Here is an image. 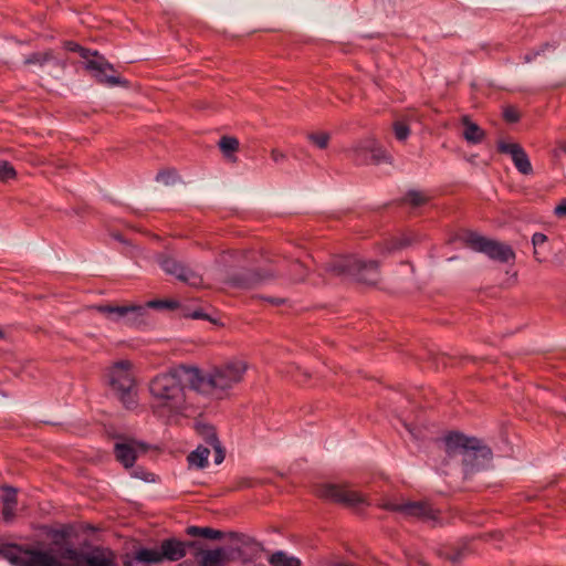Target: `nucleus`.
<instances>
[{
	"instance_id": "26",
	"label": "nucleus",
	"mask_w": 566,
	"mask_h": 566,
	"mask_svg": "<svg viewBox=\"0 0 566 566\" xmlns=\"http://www.w3.org/2000/svg\"><path fill=\"white\" fill-rule=\"evenodd\" d=\"M54 60V56L52 54L51 51H45V52H35V53H32L30 54L24 63L30 65V64H36V65H44L45 63L50 62V61H53Z\"/></svg>"
},
{
	"instance_id": "38",
	"label": "nucleus",
	"mask_w": 566,
	"mask_h": 566,
	"mask_svg": "<svg viewBox=\"0 0 566 566\" xmlns=\"http://www.w3.org/2000/svg\"><path fill=\"white\" fill-rule=\"evenodd\" d=\"M176 174L174 171H160L157 174L156 180L165 185H170L175 181Z\"/></svg>"
},
{
	"instance_id": "13",
	"label": "nucleus",
	"mask_w": 566,
	"mask_h": 566,
	"mask_svg": "<svg viewBox=\"0 0 566 566\" xmlns=\"http://www.w3.org/2000/svg\"><path fill=\"white\" fill-rule=\"evenodd\" d=\"M316 494L322 499L342 503L353 509L368 504L366 497L361 493L350 490L345 485L323 484L316 489Z\"/></svg>"
},
{
	"instance_id": "43",
	"label": "nucleus",
	"mask_w": 566,
	"mask_h": 566,
	"mask_svg": "<svg viewBox=\"0 0 566 566\" xmlns=\"http://www.w3.org/2000/svg\"><path fill=\"white\" fill-rule=\"evenodd\" d=\"M271 158L274 163H280V161L284 160L285 155L277 149H273L271 151Z\"/></svg>"
},
{
	"instance_id": "21",
	"label": "nucleus",
	"mask_w": 566,
	"mask_h": 566,
	"mask_svg": "<svg viewBox=\"0 0 566 566\" xmlns=\"http://www.w3.org/2000/svg\"><path fill=\"white\" fill-rule=\"evenodd\" d=\"M210 454V449L205 446H198L196 450L190 452L187 460L189 465L196 467L198 469H203L208 465V458Z\"/></svg>"
},
{
	"instance_id": "37",
	"label": "nucleus",
	"mask_w": 566,
	"mask_h": 566,
	"mask_svg": "<svg viewBox=\"0 0 566 566\" xmlns=\"http://www.w3.org/2000/svg\"><path fill=\"white\" fill-rule=\"evenodd\" d=\"M503 116L505 120L510 123H515L520 119V114L515 107L507 106L503 111Z\"/></svg>"
},
{
	"instance_id": "19",
	"label": "nucleus",
	"mask_w": 566,
	"mask_h": 566,
	"mask_svg": "<svg viewBox=\"0 0 566 566\" xmlns=\"http://www.w3.org/2000/svg\"><path fill=\"white\" fill-rule=\"evenodd\" d=\"M461 122L464 126L463 137L469 144L476 145L484 139V130L478 124L471 122L468 116H463Z\"/></svg>"
},
{
	"instance_id": "44",
	"label": "nucleus",
	"mask_w": 566,
	"mask_h": 566,
	"mask_svg": "<svg viewBox=\"0 0 566 566\" xmlns=\"http://www.w3.org/2000/svg\"><path fill=\"white\" fill-rule=\"evenodd\" d=\"M264 300L268 301L269 303H271L272 305H275V306H279V305L285 303V300L284 298H280V297H265Z\"/></svg>"
},
{
	"instance_id": "40",
	"label": "nucleus",
	"mask_w": 566,
	"mask_h": 566,
	"mask_svg": "<svg viewBox=\"0 0 566 566\" xmlns=\"http://www.w3.org/2000/svg\"><path fill=\"white\" fill-rule=\"evenodd\" d=\"M211 448L214 450V463L216 464L222 463L224 460V457H226V452L221 446V442H219L218 444H216Z\"/></svg>"
},
{
	"instance_id": "27",
	"label": "nucleus",
	"mask_w": 566,
	"mask_h": 566,
	"mask_svg": "<svg viewBox=\"0 0 566 566\" xmlns=\"http://www.w3.org/2000/svg\"><path fill=\"white\" fill-rule=\"evenodd\" d=\"M308 140L319 149L328 147L331 135L325 132L311 133L307 135Z\"/></svg>"
},
{
	"instance_id": "48",
	"label": "nucleus",
	"mask_w": 566,
	"mask_h": 566,
	"mask_svg": "<svg viewBox=\"0 0 566 566\" xmlns=\"http://www.w3.org/2000/svg\"><path fill=\"white\" fill-rule=\"evenodd\" d=\"M56 64L60 65V66H64V64L59 62V61H56Z\"/></svg>"
},
{
	"instance_id": "29",
	"label": "nucleus",
	"mask_w": 566,
	"mask_h": 566,
	"mask_svg": "<svg viewBox=\"0 0 566 566\" xmlns=\"http://www.w3.org/2000/svg\"><path fill=\"white\" fill-rule=\"evenodd\" d=\"M15 170L11 164L8 161H0V180L8 181L15 178Z\"/></svg>"
},
{
	"instance_id": "47",
	"label": "nucleus",
	"mask_w": 566,
	"mask_h": 566,
	"mask_svg": "<svg viewBox=\"0 0 566 566\" xmlns=\"http://www.w3.org/2000/svg\"><path fill=\"white\" fill-rule=\"evenodd\" d=\"M202 316H203V315H202L201 313H199V312H195V313L192 314V317H195V318H200V317H202Z\"/></svg>"
},
{
	"instance_id": "18",
	"label": "nucleus",
	"mask_w": 566,
	"mask_h": 566,
	"mask_svg": "<svg viewBox=\"0 0 566 566\" xmlns=\"http://www.w3.org/2000/svg\"><path fill=\"white\" fill-rule=\"evenodd\" d=\"M227 562L228 556L223 548L207 549L200 553L201 566H226Z\"/></svg>"
},
{
	"instance_id": "15",
	"label": "nucleus",
	"mask_w": 566,
	"mask_h": 566,
	"mask_svg": "<svg viewBox=\"0 0 566 566\" xmlns=\"http://www.w3.org/2000/svg\"><path fill=\"white\" fill-rule=\"evenodd\" d=\"M158 262L160 268L170 275L176 276L178 280L191 285L199 286L202 282V279L195 273L192 270L188 269L177 260L168 255H160L158 258Z\"/></svg>"
},
{
	"instance_id": "49",
	"label": "nucleus",
	"mask_w": 566,
	"mask_h": 566,
	"mask_svg": "<svg viewBox=\"0 0 566 566\" xmlns=\"http://www.w3.org/2000/svg\"><path fill=\"white\" fill-rule=\"evenodd\" d=\"M3 337V332L2 329L0 328V338Z\"/></svg>"
},
{
	"instance_id": "34",
	"label": "nucleus",
	"mask_w": 566,
	"mask_h": 566,
	"mask_svg": "<svg viewBox=\"0 0 566 566\" xmlns=\"http://www.w3.org/2000/svg\"><path fill=\"white\" fill-rule=\"evenodd\" d=\"M147 308H175L177 307V303L172 301H161V300H154L149 301L145 305Z\"/></svg>"
},
{
	"instance_id": "45",
	"label": "nucleus",
	"mask_w": 566,
	"mask_h": 566,
	"mask_svg": "<svg viewBox=\"0 0 566 566\" xmlns=\"http://www.w3.org/2000/svg\"><path fill=\"white\" fill-rule=\"evenodd\" d=\"M537 55V53H534V54H525L524 55V62L525 63H530L535 56Z\"/></svg>"
},
{
	"instance_id": "30",
	"label": "nucleus",
	"mask_w": 566,
	"mask_h": 566,
	"mask_svg": "<svg viewBox=\"0 0 566 566\" xmlns=\"http://www.w3.org/2000/svg\"><path fill=\"white\" fill-rule=\"evenodd\" d=\"M409 244L410 241L407 238L395 239L384 245L382 253H390L395 250L402 249Z\"/></svg>"
},
{
	"instance_id": "33",
	"label": "nucleus",
	"mask_w": 566,
	"mask_h": 566,
	"mask_svg": "<svg viewBox=\"0 0 566 566\" xmlns=\"http://www.w3.org/2000/svg\"><path fill=\"white\" fill-rule=\"evenodd\" d=\"M65 49L69 50V51H72V52H78L80 55L85 60L87 61L90 59V56L92 55L93 52H91L90 50L87 49H84L82 46H80L78 44L74 43V42H65L64 44Z\"/></svg>"
},
{
	"instance_id": "16",
	"label": "nucleus",
	"mask_w": 566,
	"mask_h": 566,
	"mask_svg": "<svg viewBox=\"0 0 566 566\" xmlns=\"http://www.w3.org/2000/svg\"><path fill=\"white\" fill-rule=\"evenodd\" d=\"M146 450V444L136 440L118 441L114 447L116 460L125 468L133 467L138 454L145 453Z\"/></svg>"
},
{
	"instance_id": "10",
	"label": "nucleus",
	"mask_w": 566,
	"mask_h": 566,
	"mask_svg": "<svg viewBox=\"0 0 566 566\" xmlns=\"http://www.w3.org/2000/svg\"><path fill=\"white\" fill-rule=\"evenodd\" d=\"M463 240L472 250L484 253L494 261L507 263L515 259L513 249L506 243L488 239L474 232H468Z\"/></svg>"
},
{
	"instance_id": "31",
	"label": "nucleus",
	"mask_w": 566,
	"mask_h": 566,
	"mask_svg": "<svg viewBox=\"0 0 566 566\" xmlns=\"http://www.w3.org/2000/svg\"><path fill=\"white\" fill-rule=\"evenodd\" d=\"M394 133H395V137L399 142H405L410 135V129L407 124H405L402 122H395L394 123Z\"/></svg>"
},
{
	"instance_id": "6",
	"label": "nucleus",
	"mask_w": 566,
	"mask_h": 566,
	"mask_svg": "<svg viewBox=\"0 0 566 566\" xmlns=\"http://www.w3.org/2000/svg\"><path fill=\"white\" fill-rule=\"evenodd\" d=\"M56 555L72 566H117L115 555L102 547H93L84 552L71 545H64L56 551Z\"/></svg>"
},
{
	"instance_id": "17",
	"label": "nucleus",
	"mask_w": 566,
	"mask_h": 566,
	"mask_svg": "<svg viewBox=\"0 0 566 566\" xmlns=\"http://www.w3.org/2000/svg\"><path fill=\"white\" fill-rule=\"evenodd\" d=\"M500 153L509 154L516 169L523 175L533 172V167L525 150L516 143L500 142L497 144Z\"/></svg>"
},
{
	"instance_id": "42",
	"label": "nucleus",
	"mask_w": 566,
	"mask_h": 566,
	"mask_svg": "<svg viewBox=\"0 0 566 566\" xmlns=\"http://www.w3.org/2000/svg\"><path fill=\"white\" fill-rule=\"evenodd\" d=\"M555 214L557 217H566V199L562 200V202L556 206Z\"/></svg>"
},
{
	"instance_id": "39",
	"label": "nucleus",
	"mask_w": 566,
	"mask_h": 566,
	"mask_svg": "<svg viewBox=\"0 0 566 566\" xmlns=\"http://www.w3.org/2000/svg\"><path fill=\"white\" fill-rule=\"evenodd\" d=\"M17 504H3L2 516L6 522H11L15 515Z\"/></svg>"
},
{
	"instance_id": "14",
	"label": "nucleus",
	"mask_w": 566,
	"mask_h": 566,
	"mask_svg": "<svg viewBox=\"0 0 566 566\" xmlns=\"http://www.w3.org/2000/svg\"><path fill=\"white\" fill-rule=\"evenodd\" d=\"M86 69L93 74L97 82L108 86L122 84V81L114 73L113 65L109 64L104 56L99 55L96 51L92 53L85 63Z\"/></svg>"
},
{
	"instance_id": "7",
	"label": "nucleus",
	"mask_w": 566,
	"mask_h": 566,
	"mask_svg": "<svg viewBox=\"0 0 566 566\" xmlns=\"http://www.w3.org/2000/svg\"><path fill=\"white\" fill-rule=\"evenodd\" d=\"M132 364L128 360L115 363L108 370V382L117 392L124 406L128 409L135 407V380L130 373Z\"/></svg>"
},
{
	"instance_id": "12",
	"label": "nucleus",
	"mask_w": 566,
	"mask_h": 566,
	"mask_svg": "<svg viewBox=\"0 0 566 566\" xmlns=\"http://www.w3.org/2000/svg\"><path fill=\"white\" fill-rule=\"evenodd\" d=\"M380 506L387 511L397 512L405 517H415L424 522H438V511L427 502L386 501Z\"/></svg>"
},
{
	"instance_id": "28",
	"label": "nucleus",
	"mask_w": 566,
	"mask_h": 566,
	"mask_svg": "<svg viewBox=\"0 0 566 566\" xmlns=\"http://www.w3.org/2000/svg\"><path fill=\"white\" fill-rule=\"evenodd\" d=\"M307 274L306 268L303 263L295 261L291 264L290 277L294 282H300L305 279Z\"/></svg>"
},
{
	"instance_id": "2",
	"label": "nucleus",
	"mask_w": 566,
	"mask_h": 566,
	"mask_svg": "<svg viewBox=\"0 0 566 566\" xmlns=\"http://www.w3.org/2000/svg\"><path fill=\"white\" fill-rule=\"evenodd\" d=\"M247 370L248 364L242 359L224 361L205 373L196 367L185 369L186 381L191 389L218 399L228 397L230 391L243 380Z\"/></svg>"
},
{
	"instance_id": "5",
	"label": "nucleus",
	"mask_w": 566,
	"mask_h": 566,
	"mask_svg": "<svg viewBox=\"0 0 566 566\" xmlns=\"http://www.w3.org/2000/svg\"><path fill=\"white\" fill-rule=\"evenodd\" d=\"M195 542H182L175 537L165 538L158 547H143L136 551L135 559L144 564H160L164 562H178L187 554L188 546H195Z\"/></svg>"
},
{
	"instance_id": "36",
	"label": "nucleus",
	"mask_w": 566,
	"mask_h": 566,
	"mask_svg": "<svg viewBox=\"0 0 566 566\" xmlns=\"http://www.w3.org/2000/svg\"><path fill=\"white\" fill-rule=\"evenodd\" d=\"M2 502L3 504H17V491L13 488H3Z\"/></svg>"
},
{
	"instance_id": "1",
	"label": "nucleus",
	"mask_w": 566,
	"mask_h": 566,
	"mask_svg": "<svg viewBox=\"0 0 566 566\" xmlns=\"http://www.w3.org/2000/svg\"><path fill=\"white\" fill-rule=\"evenodd\" d=\"M185 369L192 367L179 366L156 375L149 381L150 409L156 417L167 422L185 416L189 409L182 384V378L186 379Z\"/></svg>"
},
{
	"instance_id": "24",
	"label": "nucleus",
	"mask_w": 566,
	"mask_h": 566,
	"mask_svg": "<svg viewBox=\"0 0 566 566\" xmlns=\"http://www.w3.org/2000/svg\"><path fill=\"white\" fill-rule=\"evenodd\" d=\"M186 533L189 536H200L208 539H221L222 538V532L218 530H213L210 527H200V526H189L186 530Z\"/></svg>"
},
{
	"instance_id": "22",
	"label": "nucleus",
	"mask_w": 566,
	"mask_h": 566,
	"mask_svg": "<svg viewBox=\"0 0 566 566\" xmlns=\"http://www.w3.org/2000/svg\"><path fill=\"white\" fill-rule=\"evenodd\" d=\"M196 430L201 439L207 443L206 447H213L220 442L214 427L208 423H197Z\"/></svg>"
},
{
	"instance_id": "3",
	"label": "nucleus",
	"mask_w": 566,
	"mask_h": 566,
	"mask_svg": "<svg viewBox=\"0 0 566 566\" xmlns=\"http://www.w3.org/2000/svg\"><path fill=\"white\" fill-rule=\"evenodd\" d=\"M444 446L449 457H461L465 478L489 468L491 463V449L482 446L476 438L452 432L446 436Z\"/></svg>"
},
{
	"instance_id": "4",
	"label": "nucleus",
	"mask_w": 566,
	"mask_h": 566,
	"mask_svg": "<svg viewBox=\"0 0 566 566\" xmlns=\"http://www.w3.org/2000/svg\"><path fill=\"white\" fill-rule=\"evenodd\" d=\"M326 271L335 276H349L357 282L374 285L380 279L379 263L366 261L356 255L340 256L332 261Z\"/></svg>"
},
{
	"instance_id": "23",
	"label": "nucleus",
	"mask_w": 566,
	"mask_h": 566,
	"mask_svg": "<svg viewBox=\"0 0 566 566\" xmlns=\"http://www.w3.org/2000/svg\"><path fill=\"white\" fill-rule=\"evenodd\" d=\"M269 562L272 566H301V560L297 557L289 556L282 551L273 553Z\"/></svg>"
},
{
	"instance_id": "11",
	"label": "nucleus",
	"mask_w": 566,
	"mask_h": 566,
	"mask_svg": "<svg viewBox=\"0 0 566 566\" xmlns=\"http://www.w3.org/2000/svg\"><path fill=\"white\" fill-rule=\"evenodd\" d=\"M94 308L104 314L109 321L137 326L145 322L147 310L145 305H96Z\"/></svg>"
},
{
	"instance_id": "35",
	"label": "nucleus",
	"mask_w": 566,
	"mask_h": 566,
	"mask_svg": "<svg viewBox=\"0 0 566 566\" xmlns=\"http://www.w3.org/2000/svg\"><path fill=\"white\" fill-rule=\"evenodd\" d=\"M406 201H408L410 205L418 207L424 203L426 198L421 192L418 191H409L406 195Z\"/></svg>"
},
{
	"instance_id": "32",
	"label": "nucleus",
	"mask_w": 566,
	"mask_h": 566,
	"mask_svg": "<svg viewBox=\"0 0 566 566\" xmlns=\"http://www.w3.org/2000/svg\"><path fill=\"white\" fill-rule=\"evenodd\" d=\"M547 241V237L544 233L536 232L532 237V243L534 247V256L535 259L541 262L542 259L539 258V253L537 251V248L543 245Z\"/></svg>"
},
{
	"instance_id": "20",
	"label": "nucleus",
	"mask_w": 566,
	"mask_h": 566,
	"mask_svg": "<svg viewBox=\"0 0 566 566\" xmlns=\"http://www.w3.org/2000/svg\"><path fill=\"white\" fill-rule=\"evenodd\" d=\"M263 280L264 277L261 276L259 273L247 271L232 276L230 279V284L234 287L250 289L255 284L262 282Z\"/></svg>"
},
{
	"instance_id": "8",
	"label": "nucleus",
	"mask_w": 566,
	"mask_h": 566,
	"mask_svg": "<svg viewBox=\"0 0 566 566\" xmlns=\"http://www.w3.org/2000/svg\"><path fill=\"white\" fill-rule=\"evenodd\" d=\"M0 554L15 566H63L51 553L23 549L18 545H6Z\"/></svg>"
},
{
	"instance_id": "46",
	"label": "nucleus",
	"mask_w": 566,
	"mask_h": 566,
	"mask_svg": "<svg viewBox=\"0 0 566 566\" xmlns=\"http://www.w3.org/2000/svg\"><path fill=\"white\" fill-rule=\"evenodd\" d=\"M401 266L405 268L410 274L413 273V268L409 263H401Z\"/></svg>"
},
{
	"instance_id": "41",
	"label": "nucleus",
	"mask_w": 566,
	"mask_h": 566,
	"mask_svg": "<svg viewBox=\"0 0 566 566\" xmlns=\"http://www.w3.org/2000/svg\"><path fill=\"white\" fill-rule=\"evenodd\" d=\"M554 154L556 157L560 156V155H566V142L565 140H559L557 142V145H556V148L554 150Z\"/></svg>"
},
{
	"instance_id": "25",
	"label": "nucleus",
	"mask_w": 566,
	"mask_h": 566,
	"mask_svg": "<svg viewBox=\"0 0 566 566\" xmlns=\"http://www.w3.org/2000/svg\"><path fill=\"white\" fill-rule=\"evenodd\" d=\"M218 145L226 157H230L239 149V140L232 136L221 137Z\"/></svg>"
},
{
	"instance_id": "9",
	"label": "nucleus",
	"mask_w": 566,
	"mask_h": 566,
	"mask_svg": "<svg viewBox=\"0 0 566 566\" xmlns=\"http://www.w3.org/2000/svg\"><path fill=\"white\" fill-rule=\"evenodd\" d=\"M348 158L358 165L391 163V156L373 137H366L355 142L345 149Z\"/></svg>"
}]
</instances>
